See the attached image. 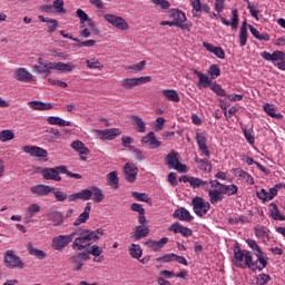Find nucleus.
<instances>
[{"instance_id": "f257e3e1", "label": "nucleus", "mask_w": 285, "mask_h": 285, "mask_svg": "<svg viewBox=\"0 0 285 285\" xmlns=\"http://www.w3.org/2000/svg\"><path fill=\"white\" fill-rule=\"evenodd\" d=\"M104 235V228H98L96 230H90V229H83V228H78L75 229L70 236H71V242L72 239V249L73 250H86L88 246H90V243L97 242V239H101Z\"/></svg>"}, {"instance_id": "f03ea898", "label": "nucleus", "mask_w": 285, "mask_h": 285, "mask_svg": "<svg viewBox=\"0 0 285 285\" xmlns=\"http://www.w3.org/2000/svg\"><path fill=\"white\" fill-rule=\"evenodd\" d=\"M61 174L67 175V177H71L72 179H82L80 174H75L68 170L66 165H60L52 168H43L41 170V176L43 179L52 180V181H61Z\"/></svg>"}, {"instance_id": "7ed1b4c3", "label": "nucleus", "mask_w": 285, "mask_h": 285, "mask_svg": "<svg viewBox=\"0 0 285 285\" xmlns=\"http://www.w3.org/2000/svg\"><path fill=\"white\" fill-rule=\"evenodd\" d=\"M233 264L237 266V268H250V271H259V267H253L255 266L253 253L239 247L234 248Z\"/></svg>"}, {"instance_id": "20e7f679", "label": "nucleus", "mask_w": 285, "mask_h": 285, "mask_svg": "<svg viewBox=\"0 0 285 285\" xmlns=\"http://www.w3.org/2000/svg\"><path fill=\"white\" fill-rule=\"evenodd\" d=\"M247 246L254 252L257 259L255 261V265H252L253 268H259V271H264L266 266H268V261L264 257V252L262 247L257 244V240L248 238L246 240Z\"/></svg>"}, {"instance_id": "39448f33", "label": "nucleus", "mask_w": 285, "mask_h": 285, "mask_svg": "<svg viewBox=\"0 0 285 285\" xmlns=\"http://www.w3.org/2000/svg\"><path fill=\"white\" fill-rule=\"evenodd\" d=\"M262 59L265 61H272L278 70L285 71V52L281 50H276L273 53L268 51L261 52Z\"/></svg>"}, {"instance_id": "423d86ee", "label": "nucleus", "mask_w": 285, "mask_h": 285, "mask_svg": "<svg viewBox=\"0 0 285 285\" xmlns=\"http://www.w3.org/2000/svg\"><path fill=\"white\" fill-rule=\"evenodd\" d=\"M212 189L208 190L209 202L215 206L219 202L224 200V189H222V183L217 180H210Z\"/></svg>"}, {"instance_id": "0eeeda50", "label": "nucleus", "mask_w": 285, "mask_h": 285, "mask_svg": "<svg viewBox=\"0 0 285 285\" xmlns=\"http://www.w3.org/2000/svg\"><path fill=\"white\" fill-rule=\"evenodd\" d=\"M3 262L7 268L21 269L23 268V266H26V264H23V261H21V257L17 256V254L12 249H8L7 252H4Z\"/></svg>"}, {"instance_id": "6e6552de", "label": "nucleus", "mask_w": 285, "mask_h": 285, "mask_svg": "<svg viewBox=\"0 0 285 285\" xmlns=\"http://www.w3.org/2000/svg\"><path fill=\"white\" fill-rule=\"evenodd\" d=\"M282 188H285V185L277 184L274 187L269 188L268 191H266V189L264 188L259 191H256V196L258 197V199H261V202H263V204H266L267 202H273V199L277 197V194L279 193V190H282Z\"/></svg>"}, {"instance_id": "1a4fd4ad", "label": "nucleus", "mask_w": 285, "mask_h": 285, "mask_svg": "<svg viewBox=\"0 0 285 285\" xmlns=\"http://www.w3.org/2000/svg\"><path fill=\"white\" fill-rule=\"evenodd\" d=\"M153 81V77L145 76L139 78H125L120 81L121 88L124 90H132L136 86H144V83H150Z\"/></svg>"}, {"instance_id": "9d476101", "label": "nucleus", "mask_w": 285, "mask_h": 285, "mask_svg": "<svg viewBox=\"0 0 285 285\" xmlns=\"http://www.w3.org/2000/svg\"><path fill=\"white\" fill-rule=\"evenodd\" d=\"M122 175L128 184H135L137 181V175H139V167L135 163H126L122 168Z\"/></svg>"}, {"instance_id": "9b49d317", "label": "nucleus", "mask_w": 285, "mask_h": 285, "mask_svg": "<svg viewBox=\"0 0 285 285\" xmlns=\"http://www.w3.org/2000/svg\"><path fill=\"white\" fill-rule=\"evenodd\" d=\"M104 19L105 21H107V23H110V26H114V28H117L118 30L130 29V26L128 24L126 19H124L122 17H119L112 13H107L104 16Z\"/></svg>"}, {"instance_id": "f8f14e48", "label": "nucleus", "mask_w": 285, "mask_h": 285, "mask_svg": "<svg viewBox=\"0 0 285 285\" xmlns=\"http://www.w3.org/2000/svg\"><path fill=\"white\" fill-rule=\"evenodd\" d=\"M193 206H194V213H196L198 217H204V215H206V213L210 210V203L206 202L202 197L194 198Z\"/></svg>"}, {"instance_id": "ddd939ff", "label": "nucleus", "mask_w": 285, "mask_h": 285, "mask_svg": "<svg viewBox=\"0 0 285 285\" xmlns=\"http://www.w3.org/2000/svg\"><path fill=\"white\" fill-rule=\"evenodd\" d=\"M69 244H72V236L69 235H59L52 238L51 248L53 250H63Z\"/></svg>"}, {"instance_id": "4468645a", "label": "nucleus", "mask_w": 285, "mask_h": 285, "mask_svg": "<svg viewBox=\"0 0 285 285\" xmlns=\"http://www.w3.org/2000/svg\"><path fill=\"white\" fill-rule=\"evenodd\" d=\"M38 63L39 65L33 66V69L37 71V73L50 77V75L52 73L51 70H55L52 67L53 62L43 61V58H38Z\"/></svg>"}, {"instance_id": "2eb2a0df", "label": "nucleus", "mask_w": 285, "mask_h": 285, "mask_svg": "<svg viewBox=\"0 0 285 285\" xmlns=\"http://www.w3.org/2000/svg\"><path fill=\"white\" fill-rule=\"evenodd\" d=\"M99 139L102 141H112V139H117L121 135V130L119 128L96 130Z\"/></svg>"}, {"instance_id": "dca6fc26", "label": "nucleus", "mask_w": 285, "mask_h": 285, "mask_svg": "<svg viewBox=\"0 0 285 285\" xmlns=\"http://www.w3.org/2000/svg\"><path fill=\"white\" fill-rule=\"evenodd\" d=\"M23 153L31 155V157H41L46 159L48 157V150L37 146H24L22 147Z\"/></svg>"}, {"instance_id": "f3484780", "label": "nucleus", "mask_w": 285, "mask_h": 285, "mask_svg": "<svg viewBox=\"0 0 285 285\" xmlns=\"http://www.w3.org/2000/svg\"><path fill=\"white\" fill-rule=\"evenodd\" d=\"M179 181H183L184 184H189L191 188H202V186H206V184H208V181L202 180V178L186 175L180 176Z\"/></svg>"}, {"instance_id": "a211bd4d", "label": "nucleus", "mask_w": 285, "mask_h": 285, "mask_svg": "<svg viewBox=\"0 0 285 285\" xmlns=\"http://www.w3.org/2000/svg\"><path fill=\"white\" fill-rule=\"evenodd\" d=\"M14 79H17V81H22L23 83H30V81L33 79V76L30 73V71H28V69L18 68L14 71Z\"/></svg>"}, {"instance_id": "6ab92c4d", "label": "nucleus", "mask_w": 285, "mask_h": 285, "mask_svg": "<svg viewBox=\"0 0 285 285\" xmlns=\"http://www.w3.org/2000/svg\"><path fill=\"white\" fill-rule=\"evenodd\" d=\"M32 195H38V197H46L50 195V193H55V187H50L48 185H36L31 187Z\"/></svg>"}, {"instance_id": "aec40b11", "label": "nucleus", "mask_w": 285, "mask_h": 285, "mask_svg": "<svg viewBox=\"0 0 285 285\" xmlns=\"http://www.w3.org/2000/svg\"><path fill=\"white\" fill-rule=\"evenodd\" d=\"M150 234V228L146 225L136 226L131 238L134 242H139V239H144L147 235Z\"/></svg>"}, {"instance_id": "412c9836", "label": "nucleus", "mask_w": 285, "mask_h": 285, "mask_svg": "<svg viewBox=\"0 0 285 285\" xmlns=\"http://www.w3.org/2000/svg\"><path fill=\"white\" fill-rule=\"evenodd\" d=\"M78 199H82V202H88L92 199V193H90V189H82L78 193L69 195V202H78Z\"/></svg>"}, {"instance_id": "4be33fe9", "label": "nucleus", "mask_w": 285, "mask_h": 285, "mask_svg": "<svg viewBox=\"0 0 285 285\" xmlns=\"http://www.w3.org/2000/svg\"><path fill=\"white\" fill-rule=\"evenodd\" d=\"M203 47L207 50V52H212V55H215L218 59H226V52L222 47H215L210 42H203Z\"/></svg>"}, {"instance_id": "5701e85b", "label": "nucleus", "mask_w": 285, "mask_h": 285, "mask_svg": "<svg viewBox=\"0 0 285 285\" xmlns=\"http://www.w3.org/2000/svg\"><path fill=\"white\" fill-rule=\"evenodd\" d=\"M90 210H92V205L87 203L83 213L78 216L73 223V226H81V224H86V222L90 219Z\"/></svg>"}, {"instance_id": "b1692460", "label": "nucleus", "mask_w": 285, "mask_h": 285, "mask_svg": "<svg viewBox=\"0 0 285 285\" xmlns=\"http://www.w3.org/2000/svg\"><path fill=\"white\" fill-rule=\"evenodd\" d=\"M220 21L224 26H230L233 30H237L239 26V11L237 9L232 10V21L226 20V18H220Z\"/></svg>"}, {"instance_id": "393cba45", "label": "nucleus", "mask_w": 285, "mask_h": 285, "mask_svg": "<svg viewBox=\"0 0 285 285\" xmlns=\"http://www.w3.org/2000/svg\"><path fill=\"white\" fill-rule=\"evenodd\" d=\"M196 141L200 153H203L207 159L210 158V150H208V146L206 145V136H204V134H196Z\"/></svg>"}, {"instance_id": "a878e982", "label": "nucleus", "mask_w": 285, "mask_h": 285, "mask_svg": "<svg viewBox=\"0 0 285 285\" xmlns=\"http://www.w3.org/2000/svg\"><path fill=\"white\" fill-rule=\"evenodd\" d=\"M141 144H147L150 148H159V146H161V141L157 140V137L153 131L141 138Z\"/></svg>"}, {"instance_id": "bb28decb", "label": "nucleus", "mask_w": 285, "mask_h": 285, "mask_svg": "<svg viewBox=\"0 0 285 285\" xmlns=\"http://www.w3.org/2000/svg\"><path fill=\"white\" fill-rule=\"evenodd\" d=\"M29 108H32V110H52L53 106L50 102H43L39 100H32L28 102Z\"/></svg>"}, {"instance_id": "cd10ccee", "label": "nucleus", "mask_w": 285, "mask_h": 285, "mask_svg": "<svg viewBox=\"0 0 285 285\" xmlns=\"http://www.w3.org/2000/svg\"><path fill=\"white\" fill-rule=\"evenodd\" d=\"M269 217L275 222H285V215L279 212V208L275 203H271L269 205Z\"/></svg>"}, {"instance_id": "c85d7f7f", "label": "nucleus", "mask_w": 285, "mask_h": 285, "mask_svg": "<svg viewBox=\"0 0 285 285\" xmlns=\"http://www.w3.org/2000/svg\"><path fill=\"white\" fill-rule=\"evenodd\" d=\"M177 155L178 154L176 151H171L166 156L165 161L168 168H175V170H179V158H177Z\"/></svg>"}, {"instance_id": "c756f323", "label": "nucleus", "mask_w": 285, "mask_h": 285, "mask_svg": "<svg viewBox=\"0 0 285 285\" xmlns=\"http://www.w3.org/2000/svg\"><path fill=\"white\" fill-rule=\"evenodd\" d=\"M71 148L79 155H90V149L81 140H75L71 142Z\"/></svg>"}, {"instance_id": "7c9ffc66", "label": "nucleus", "mask_w": 285, "mask_h": 285, "mask_svg": "<svg viewBox=\"0 0 285 285\" xmlns=\"http://www.w3.org/2000/svg\"><path fill=\"white\" fill-rule=\"evenodd\" d=\"M53 70H58L59 72H72L75 70V65L72 62H52Z\"/></svg>"}, {"instance_id": "2f4dec72", "label": "nucleus", "mask_w": 285, "mask_h": 285, "mask_svg": "<svg viewBox=\"0 0 285 285\" xmlns=\"http://www.w3.org/2000/svg\"><path fill=\"white\" fill-rule=\"evenodd\" d=\"M47 124L50 126H60L65 128L66 126H72V122L63 120L61 117L50 116L47 118Z\"/></svg>"}, {"instance_id": "473e14b6", "label": "nucleus", "mask_w": 285, "mask_h": 285, "mask_svg": "<svg viewBox=\"0 0 285 285\" xmlns=\"http://www.w3.org/2000/svg\"><path fill=\"white\" fill-rule=\"evenodd\" d=\"M254 233H255L257 239H261V242H266V239H268V235H269L271 230H268V228H266L262 225H257L254 228Z\"/></svg>"}, {"instance_id": "72a5a7b5", "label": "nucleus", "mask_w": 285, "mask_h": 285, "mask_svg": "<svg viewBox=\"0 0 285 285\" xmlns=\"http://www.w3.org/2000/svg\"><path fill=\"white\" fill-rule=\"evenodd\" d=\"M194 75L196 77H198V79H199L198 80L199 88H208V86H210V78L207 75L203 73L202 71H197V70L194 71Z\"/></svg>"}, {"instance_id": "f704fd0d", "label": "nucleus", "mask_w": 285, "mask_h": 285, "mask_svg": "<svg viewBox=\"0 0 285 285\" xmlns=\"http://www.w3.org/2000/svg\"><path fill=\"white\" fill-rule=\"evenodd\" d=\"M263 110L269 116L273 117V119H284V116L282 114H277L275 111V105L265 104L263 106Z\"/></svg>"}, {"instance_id": "c9c22d12", "label": "nucleus", "mask_w": 285, "mask_h": 285, "mask_svg": "<svg viewBox=\"0 0 285 285\" xmlns=\"http://www.w3.org/2000/svg\"><path fill=\"white\" fill-rule=\"evenodd\" d=\"M27 250H28L29 255H33V257H37L38 259H46V257H47L46 252L35 248L32 246V243H29L27 245Z\"/></svg>"}, {"instance_id": "e433bc0d", "label": "nucleus", "mask_w": 285, "mask_h": 285, "mask_svg": "<svg viewBox=\"0 0 285 285\" xmlns=\"http://www.w3.org/2000/svg\"><path fill=\"white\" fill-rule=\"evenodd\" d=\"M90 193H91L92 202L95 204H101V200L105 198L104 191H101L99 187L92 186L90 189Z\"/></svg>"}, {"instance_id": "4c0bfd02", "label": "nucleus", "mask_w": 285, "mask_h": 285, "mask_svg": "<svg viewBox=\"0 0 285 285\" xmlns=\"http://www.w3.org/2000/svg\"><path fill=\"white\" fill-rule=\"evenodd\" d=\"M49 222L53 224V226H61L63 224V216L60 212H52L48 215Z\"/></svg>"}, {"instance_id": "58836bf2", "label": "nucleus", "mask_w": 285, "mask_h": 285, "mask_svg": "<svg viewBox=\"0 0 285 285\" xmlns=\"http://www.w3.org/2000/svg\"><path fill=\"white\" fill-rule=\"evenodd\" d=\"M196 164H199L200 170H204L205 173H210L213 170V164L208 161V159H202L199 157H195Z\"/></svg>"}, {"instance_id": "ea45409f", "label": "nucleus", "mask_w": 285, "mask_h": 285, "mask_svg": "<svg viewBox=\"0 0 285 285\" xmlns=\"http://www.w3.org/2000/svg\"><path fill=\"white\" fill-rule=\"evenodd\" d=\"M246 43H248V29H246V22H244L239 30V46L244 48Z\"/></svg>"}, {"instance_id": "a19ab883", "label": "nucleus", "mask_w": 285, "mask_h": 285, "mask_svg": "<svg viewBox=\"0 0 285 285\" xmlns=\"http://www.w3.org/2000/svg\"><path fill=\"white\" fill-rule=\"evenodd\" d=\"M76 17H78V19H80V23L83 26L86 23V21H88V26H95V22L92 21V19H90V17H88V13H86V11L78 9L76 12Z\"/></svg>"}, {"instance_id": "79ce46f5", "label": "nucleus", "mask_w": 285, "mask_h": 285, "mask_svg": "<svg viewBox=\"0 0 285 285\" xmlns=\"http://www.w3.org/2000/svg\"><path fill=\"white\" fill-rule=\"evenodd\" d=\"M163 95L167 101H179V94L173 89H164Z\"/></svg>"}, {"instance_id": "37998d69", "label": "nucleus", "mask_w": 285, "mask_h": 285, "mask_svg": "<svg viewBox=\"0 0 285 285\" xmlns=\"http://www.w3.org/2000/svg\"><path fill=\"white\" fill-rule=\"evenodd\" d=\"M190 6H191V12L194 17H202V0H190Z\"/></svg>"}, {"instance_id": "c03bdc74", "label": "nucleus", "mask_w": 285, "mask_h": 285, "mask_svg": "<svg viewBox=\"0 0 285 285\" xmlns=\"http://www.w3.org/2000/svg\"><path fill=\"white\" fill-rule=\"evenodd\" d=\"M129 255H131L134 259H139V257L144 255V250L141 249V246L137 244H131L129 246Z\"/></svg>"}, {"instance_id": "a18cd8bd", "label": "nucleus", "mask_w": 285, "mask_h": 285, "mask_svg": "<svg viewBox=\"0 0 285 285\" xmlns=\"http://www.w3.org/2000/svg\"><path fill=\"white\" fill-rule=\"evenodd\" d=\"M179 14H180V17H179V21H180L179 22V29L180 30H187V32H189L193 23L186 21V13H184L183 11H179Z\"/></svg>"}, {"instance_id": "49530a36", "label": "nucleus", "mask_w": 285, "mask_h": 285, "mask_svg": "<svg viewBox=\"0 0 285 285\" xmlns=\"http://www.w3.org/2000/svg\"><path fill=\"white\" fill-rule=\"evenodd\" d=\"M12 139H14V131L10 129L0 131V141H2V144H6V141H12Z\"/></svg>"}, {"instance_id": "de8ad7c7", "label": "nucleus", "mask_w": 285, "mask_h": 285, "mask_svg": "<svg viewBox=\"0 0 285 285\" xmlns=\"http://www.w3.org/2000/svg\"><path fill=\"white\" fill-rule=\"evenodd\" d=\"M117 175H118V173L116 170L110 171L107 175V181H108L109 186H115L116 188H119V177Z\"/></svg>"}, {"instance_id": "09e8293b", "label": "nucleus", "mask_w": 285, "mask_h": 285, "mask_svg": "<svg viewBox=\"0 0 285 285\" xmlns=\"http://www.w3.org/2000/svg\"><path fill=\"white\" fill-rule=\"evenodd\" d=\"M220 188L223 189V195H228L229 197L232 195H237V186L236 185H224L220 184Z\"/></svg>"}, {"instance_id": "8fccbe9b", "label": "nucleus", "mask_w": 285, "mask_h": 285, "mask_svg": "<svg viewBox=\"0 0 285 285\" xmlns=\"http://www.w3.org/2000/svg\"><path fill=\"white\" fill-rule=\"evenodd\" d=\"M137 132H146V122L139 116H132Z\"/></svg>"}, {"instance_id": "3c124183", "label": "nucleus", "mask_w": 285, "mask_h": 285, "mask_svg": "<svg viewBox=\"0 0 285 285\" xmlns=\"http://www.w3.org/2000/svg\"><path fill=\"white\" fill-rule=\"evenodd\" d=\"M55 195V198L57 202H66V199H69L70 195H67L66 191L61 190L60 188H55L53 191H51Z\"/></svg>"}, {"instance_id": "603ef678", "label": "nucleus", "mask_w": 285, "mask_h": 285, "mask_svg": "<svg viewBox=\"0 0 285 285\" xmlns=\"http://www.w3.org/2000/svg\"><path fill=\"white\" fill-rule=\"evenodd\" d=\"M79 259H81L82 262H88V259H90V252H82L79 254H76L71 257V262L73 264H77V262H79Z\"/></svg>"}, {"instance_id": "864d4df0", "label": "nucleus", "mask_w": 285, "mask_h": 285, "mask_svg": "<svg viewBox=\"0 0 285 285\" xmlns=\"http://www.w3.org/2000/svg\"><path fill=\"white\" fill-rule=\"evenodd\" d=\"M179 219L180 222H191L193 220V215H190V212L188 209L180 207L179 208Z\"/></svg>"}, {"instance_id": "5fc2aeb1", "label": "nucleus", "mask_w": 285, "mask_h": 285, "mask_svg": "<svg viewBox=\"0 0 285 285\" xmlns=\"http://www.w3.org/2000/svg\"><path fill=\"white\" fill-rule=\"evenodd\" d=\"M176 259H179L178 255L175 254H167L161 257L156 258V262H160L161 264H166L168 262H175Z\"/></svg>"}, {"instance_id": "6e6d98bb", "label": "nucleus", "mask_w": 285, "mask_h": 285, "mask_svg": "<svg viewBox=\"0 0 285 285\" xmlns=\"http://www.w3.org/2000/svg\"><path fill=\"white\" fill-rule=\"evenodd\" d=\"M131 196L137 199V202H145L148 204L150 202V197H148V194L146 193H139V191H132Z\"/></svg>"}, {"instance_id": "4d7b16f0", "label": "nucleus", "mask_w": 285, "mask_h": 285, "mask_svg": "<svg viewBox=\"0 0 285 285\" xmlns=\"http://www.w3.org/2000/svg\"><path fill=\"white\" fill-rule=\"evenodd\" d=\"M151 3L158 8H160V10H170V3L168 2V0H150Z\"/></svg>"}, {"instance_id": "13d9d810", "label": "nucleus", "mask_w": 285, "mask_h": 285, "mask_svg": "<svg viewBox=\"0 0 285 285\" xmlns=\"http://www.w3.org/2000/svg\"><path fill=\"white\" fill-rule=\"evenodd\" d=\"M271 282V275L259 274L256 276V285H266Z\"/></svg>"}, {"instance_id": "bf43d9fd", "label": "nucleus", "mask_w": 285, "mask_h": 285, "mask_svg": "<svg viewBox=\"0 0 285 285\" xmlns=\"http://www.w3.org/2000/svg\"><path fill=\"white\" fill-rule=\"evenodd\" d=\"M228 222L229 224H248V218L246 216H232Z\"/></svg>"}, {"instance_id": "052dcab7", "label": "nucleus", "mask_w": 285, "mask_h": 285, "mask_svg": "<svg viewBox=\"0 0 285 285\" xmlns=\"http://www.w3.org/2000/svg\"><path fill=\"white\" fill-rule=\"evenodd\" d=\"M146 68V60H142L136 65H130L127 67V70H132L134 72H141Z\"/></svg>"}, {"instance_id": "680f3d73", "label": "nucleus", "mask_w": 285, "mask_h": 285, "mask_svg": "<svg viewBox=\"0 0 285 285\" xmlns=\"http://www.w3.org/2000/svg\"><path fill=\"white\" fill-rule=\"evenodd\" d=\"M89 254L94 257H99L104 254V248L99 247V245H92L89 247Z\"/></svg>"}, {"instance_id": "e2e57ef3", "label": "nucleus", "mask_w": 285, "mask_h": 285, "mask_svg": "<svg viewBox=\"0 0 285 285\" xmlns=\"http://www.w3.org/2000/svg\"><path fill=\"white\" fill-rule=\"evenodd\" d=\"M129 150H130V153H132L135 159H137L138 161H142L144 153L140 149H137V147H135V146H130Z\"/></svg>"}, {"instance_id": "0e129e2a", "label": "nucleus", "mask_w": 285, "mask_h": 285, "mask_svg": "<svg viewBox=\"0 0 285 285\" xmlns=\"http://www.w3.org/2000/svg\"><path fill=\"white\" fill-rule=\"evenodd\" d=\"M213 92L218 95V97H228V94H226V90L222 88L220 85H213L212 87Z\"/></svg>"}, {"instance_id": "69168bd1", "label": "nucleus", "mask_w": 285, "mask_h": 285, "mask_svg": "<svg viewBox=\"0 0 285 285\" xmlns=\"http://www.w3.org/2000/svg\"><path fill=\"white\" fill-rule=\"evenodd\" d=\"M47 23L49 35H52V32H56L57 28H59V22L56 19H49Z\"/></svg>"}, {"instance_id": "338daca9", "label": "nucleus", "mask_w": 285, "mask_h": 285, "mask_svg": "<svg viewBox=\"0 0 285 285\" xmlns=\"http://www.w3.org/2000/svg\"><path fill=\"white\" fill-rule=\"evenodd\" d=\"M51 6L59 14L66 12V9H63V0H55Z\"/></svg>"}, {"instance_id": "774afa93", "label": "nucleus", "mask_w": 285, "mask_h": 285, "mask_svg": "<svg viewBox=\"0 0 285 285\" xmlns=\"http://www.w3.org/2000/svg\"><path fill=\"white\" fill-rule=\"evenodd\" d=\"M86 63H87L88 68H91V69H99V70H101V68H104L101 66V62H99L95 58H92L90 60H86Z\"/></svg>"}]
</instances>
